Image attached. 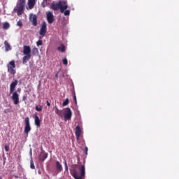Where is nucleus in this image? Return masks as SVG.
Wrapping results in <instances>:
<instances>
[{
    "label": "nucleus",
    "instance_id": "1",
    "mask_svg": "<svg viewBox=\"0 0 179 179\" xmlns=\"http://www.w3.org/2000/svg\"><path fill=\"white\" fill-rule=\"evenodd\" d=\"M85 165H82L81 167H79V166L76 164L73 165L71 174L75 179H83L85 175Z\"/></svg>",
    "mask_w": 179,
    "mask_h": 179
},
{
    "label": "nucleus",
    "instance_id": "2",
    "mask_svg": "<svg viewBox=\"0 0 179 179\" xmlns=\"http://www.w3.org/2000/svg\"><path fill=\"white\" fill-rule=\"evenodd\" d=\"M18 85V80L17 79H13V81L10 85V94H13L12 100L15 105H18L20 103V94L15 91V88Z\"/></svg>",
    "mask_w": 179,
    "mask_h": 179
},
{
    "label": "nucleus",
    "instance_id": "3",
    "mask_svg": "<svg viewBox=\"0 0 179 179\" xmlns=\"http://www.w3.org/2000/svg\"><path fill=\"white\" fill-rule=\"evenodd\" d=\"M50 9L54 11L60 10V13H64L65 10H68V2L64 0H60L57 3L52 2L50 4Z\"/></svg>",
    "mask_w": 179,
    "mask_h": 179
},
{
    "label": "nucleus",
    "instance_id": "4",
    "mask_svg": "<svg viewBox=\"0 0 179 179\" xmlns=\"http://www.w3.org/2000/svg\"><path fill=\"white\" fill-rule=\"evenodd\" d=\"M26 0H18L16 7L14 8V11L18 16H21L25 10Z\"/></svg>",
    "mask_w": 179,
    "mask_h": 179
},
{
    "label": "nucleus",
    "instance_id": "5",
    "mask_svg": "<svg viewBox=\"0 0 179 179\" xmlns=\"http://www.w3.org/2000/svg\"><path fill=\"white\" fill-rule=\"evenodd\" d=\"M8 73L11 75L15 76L17 73L16 71V64L15 60L10 61L7 64Z\"/></svg>",
    "mask_w": 179,
    "mask_h": 179
},
{
    "label": "nucleus",
    "instance_id": "6",
    "mask_svg": "<svg viewBox=\"0 0 179 179\" xmlns=\"http://www.w3.org/2000/svg\"><path fill=\"white\" fill-rule=\"evenodd\" d=\"M24 123H25L24 133L27 134V136H28L29 133L31 131V124H30V119L29 117H25Z\"/></svg>",
    "mask_w": 179,
    "mask_h": 179
},
{
    "label": "nucleus",
    "instance_id": "7",
    "mask_svg": "<svg viewBox=\"0 0 179 179\" xmlns=\"http://www.w3.org/2000/svg\"><path fill=\"white\" fill-rule=\"evenodd\" d=\"M47 30H48L47 24H46V22H44L42 24L41 27L39 31V34H40V36H40V39H42L43 38H44L46 36Z\"/></svg>",
    "mask_w": 179,
    "mask_h": 179
},
{
    "label": "nucleus",
    "instance_id": "8",
    "mask_svg": "<svg viewBox=\"0 0 179 179\" xmlns=\"http://www.w3.org/2000/svg\"><path fill=\"white\" fill-rule=\"evenodd\" d=\"M72 118V110H71V108H66L65 112H64V120L66 121L71 120Z\"/></svg>",
    "mask_w": 179,
    "mask_h": 179
},
{
    "label": "nucleus",
    "instance_id": "9",
    "mask_svg": "<svg viewBox=\"0 0 179 179\" xmlns=\"http://www.w3.org/2000/svg\"><path fill=\"white\" fill-rule=\"evenodd\" d=\"M46 18L49 24H52L55 22V16L52 11H48L46 13Z\"/></svg>",
    "mask_w": 179,
    "mask_h": 179
},
{
    "label": "nucleus",
    "instance_id": "10",
    "mask_svg": "<svg viewBox=\"0 0 179 179\" xmlns=\"http://www.w3.org/2000/svg\"><path fill=\"white\" fill-rule=\"evenodd\" d=\"M31 48L29 45L23 46V54L24 55H31Z\"/></svg>",
    "mask_w": 179,
    "mask_h": 179
},
{
    "label": "nucleus",
    "instance_id": "11",
    "mask_svg": "<svg viewBox=\"0 0 179 179\" xmlns=\"http://www.w3.org/2000/svg\"><path fill=\"white\" fill-rule=\"evenodd\" d=\"M48 157V154L45 151H41L39 155L38 159L40 161L44 162Z\"/></svg>",
    "mask_w": 179,
    "mask_h": 179
},
{
    "label": "nucleus",
    "instance_id": "12",
    "mask_svg": "<svg viewBox=\"0 0 179 179\" xmlns=\"http://www.w3.org/2000/svg\"><path fill=\"white\" fill-rule=\"evenodd\" d=\"M81 134H82V129H80V126H76L75 134H76L77 141H79Z\"/></svg>",
    "mask_w": 179,
    "mask_h": 179
},
{
    "label": "nucleus",
    "instance_id": "13",
    "mask_svg": "<svg viewBox=\"0 0 179 179\" xmlns=\"http://www.w3.org/2000/svg\"><path fill=\"white\" fill-rule=\"evenodd\" d=\"M37 0H28L27 5L29 10L34 8L36 5Z\"/></svg>",
    "mask_w": 179,
    "mask_h": 179
},
{
    "label": "nucleus",
    "instance_id": "14",
    "mask_svg": "<svg viewBox=\"0 0 179 179\" xmlns=\"http://www.w3.org/2000/svg\"><path fill=\"white\" fill-rule=\"evenodd\" d=\"M30 21L31 22L33 26L36 27L38 25L37 15H33L31 16Z\"/></svg>",
    "mask_w": 179,
    "mask_h": 179
},
{
    "label": "nucleus",
    "instance_id": "15",
    "mask_svg": "<svg viewBox=\"0 0 179 179\" xmlns=\"http://www.w3.org/2000/svg\"><path fill=\"white\" fill-rule=\"evenodd\" d=\"M34 123L37 127H38V128L41 127V120L39 116H37V115H35Z\"/></svg>",
    "mask_w": 179,
    "mask_h": 179
},
{
    "label": "nucleus",
    "instance_id": "16",
    "mask_svg": "<svg viewBox=\"0 0 179 179\" xmlns=\"http://www.w3.org/2000/svg\"><path fill=\"white\" fill-rule=\"evenodd\" d=\"M10 28V24L8 22L3 23L2 29L3 30H8Z\"/></svg>",
    "mask_w": 179,
    "mask_h": 179
},
{
    "label": "nucleus",
    "instance_id": "17",
    "mask_svg": "<svg viewBox=\"0 0 179 179\" xmlns=\"http://www.w3.org/2000/svg\"><path fill=\"white\" fill-rule=\"evenodd\" d=\"M31 57V55H26L22 58L23 64L27 63V61H29Z\"/></svg>",
    "mask_w": 179,
    "mask_h": 179
},
{
    "label": "nucleus",
    "instance_id": "18",
    "mask_svg": "<svg viewBox=\"0 0 179 179\" xmlns=\"http://www.w3.org/2000/svg\"><path fill=\"white\" fill-rule=\"evenodd\" d=\"M56 169L58 171V173H61L62 171V165L59 163V162H56Z\"/></svg>",
    "mask_w": 179,
    "mask_h": 179
},
{
    "label": "nucleus",
    "instance_id": "19",
    "mask_svg": "<svg viewBox=\"0 0 179 179\" xmlns=\"http://www.w3.org/2000/svg\"><path fill=\"white\" fill-rule=\"evenodd\" d=\"M4 45H5L6 51L11 50V46H10V43L7 41H4Z\"/></svg>",
    "mask_w": 179,
    "mask_h": 179
},
{
    "label": "nucleus",
    "instance_id": "20",
    "mask_svg": "<svg viewBox=\"0 0 179 179\" xmlns=\"http://www.w3.org/2000/svg\"><path fill=\"white\" fill-rule=\"evenodd\" d=\"M55 112L59 117L62 116V110H59L57 107L55 108Z\"/></svg>",
    "mask_w": 179,
    "mask_h": 179
},
{
    "label": "nucleus",
    "instance_id": "21",
    "mask_svg": "<svg viewBox=\"0 0 179 179\" xmlns=\"http://www.w3.org/2000/svg\"><path fill=\"white\" fill-rule=\"evenodd\" d=\"M43 106L41 105H38L35 106V110L38 112L43 111Z\"/></svg>",
    "mask_w": 179,
    "mask_h": 179
},
{
    "label": "nucleus",
    "instance_id": "22",
    "mask_svg": "<svg viewBox=\"0 0 179 179\" xmlns=\"http://www.w3.org/2000/svg\"><path fill=\"white\" fill-rule=\"evenodd\" d=\"M57 50L58 51L64 52L65 51V45H64V44H61V45L57 48Z\"/></svg>",
    "mask_w": 179,
    "mask_h": 179
},
{
    "label": "nucleus",
    "instance_id": "23",
    "mask_svg": "<svg viewBox=\"0 0 179 179\" xmlns=\"http://www.w3.org/2000/svg\"><path fill=\"white\" fill-rule=\"evenodd\" d=\"M68 104H69V99L66 98L62 103V106H66Z\"/></svg>",
    "mask_w": 179,
    "mask_h": 179
},
{
    "label": "nucleus",
    "instance_id": "24",
    "mask_svg": "<svg viewBox=\"0 0 179 179\" xmlns=\"http://www.w3.org/2000/svg\"><path fill=\"white\" fill-rule=\"evenodd\" d=\"M30 168L31 169H36V166L34 165V162L33 159H31V161H30Z\"/></svg>",
    "mask_w": 179,
    "mask_h": 179
},
{
    "label": "nucleus",
    "instance_id": "25",
    "mask_svg": "<svg viewBox=\"0 0 179 179\" xmlns=\"http://www.w3.org/2000/svg\"><path fill=\"white\" fill-rule=\"evenodd\" d=\"M64 16H69V15L71 14V10H64V11L63 12Z\"/></svg>",
    "mask_w": 179,
    "mask_h": 179
},
{
    "label": "nucleus",
    "instance_id": "26",
    "mask_svg": "<svg viewBox=\"0 0 179 179\" xmlns=\"http://www.w3.org/2000/svg\"><path fill=\"white\" fill-rule=\"evenodd\" d=\"M32 52L34 55H37L39 52V50L37 48H34L32 50Z\"/></svg>",
    "mask_w": 179,
    "mask_h": 179
},
{
    "label": "nucleus",
    "instance_id": "27",
    "mask_svg": "<svg viewBox=\"0 0 179 179\" xmlns=\"http://www.w3.org/2000/svg\"><path fill=\"white\" fill-rule=\"evenodd\" d=\"M43 42L42 40H38V41L36 42V45H37L38 47L43 45Z\"/></svg>",
    "mask_w": 179,
    "mask_h": 179
},
{
    "label": "nucleus",
    "instance_id": "28",
    "mask_svg": "<svg viewBox=\"0 0 179 179\" xmlns=\"http://www.w3.org/2000/svg\"><path fill=\"white\" fill-rule=\"evenodd\" d=\"M17 26L22 27L23 26V22L21 20L17 22Z\"/></svg>",
    "mask_w": 179,
    "mask_h": 179
},
{
    "label": "nucleus",
    "instance_id": "29",
    "mask_svg": "<svg viewBox=\"0 0 179 179\" xmlns=\"http://www.w3.org/2000/svg\"><path fill=\"white\" fill-rule=\"evenodd\" d=\"M4 150L6 152L10 151V145H4Z\"/></svg>",
    "mask_w": 179,
    "mask_h": 179
},
{
    "label": "nucleus",
    "instance_id": "30",
    "mask_svg": "<svg viewBox=\"0 0 179 179\" xmlns=\"http://www.w3.org/2000/svg\"><path fill=\"white\" fill-rule=\"evenodd\" d=\"M63 64L68 65V59L66 58L63 59Z\"/></svg>",
    "mask_w": 179,
    "mask_h": 179
},
{
    "label": "nucleus",
    "instance_id": "31",
    "mask_svg": "<svg viewBox=\"0 0 179 179\" xmlns=\"http://www.w3.org/2000/svg\"><path fill=\"white\" fill-rule=\"evenodd\" d=\"M89 151V148H87V147H85V150H84V153L87 155V152Z\"/></svg>",
    "mask_w": 179,
    "mask_h": 179
},
{
    "label": "nucleus",
    "instance_id": "32",
    "mask_svg": "<svg viewBox=\"0 0 179 179\" xmlns=\"http://www.w3.org/2000/svg\"><path fill=\"white\" fill-rule=\"evenodd\" d=\"M64 167H65V171H68V164H66V162H64Z\"/></svg>",
    "mask_w": 179,
    "mask_h": 179
},
{
    "label": "nucleus",
    "instance_id": "33",
    "mask_svg": "<svg viewBox=\"0 0 179 179\" xmlns=\"http://www.w3.org/2000/svg\"><path fill=\"white\" fill-rule=\"evenodd\" d=\"M41 6H42L43 8H46V3H45V1H43L41 3Z\"/></svg>",
    "mask_w": 179,
    "mask_h": 179
},
{
    "label": "nucleus",
    "instance_id": "34",
    "mask_svg": "<svg viewBox=\"0 0 179 179\" xmlns=\"http://www.w3.org/2000/svg\"><path fill=\"white\" fill-rule=\"evenodd\" d=\"M27 100V96L24 95L23 97H22V101H25Z\"/></svg>",
    "mask_w": 179,
    "mask_h": 179
},
{
    "label": "nucleus",
    "instance_id": "35",
    "mask_svg": "<svg viewBox=\"0 0 179 179\" xmlns=\"http://www.w3.org/2000/svg\"><path fill=\"white\" fill-rule=\"evenodd\" d=\"M73 99H74L75 103H77V101H76V94H75V93H74V96H73Z\"/></svg>",
    "mask_w": 179,
    "mask_h": 179
},
{
    "label": "nucleus",
    "instance_id": "36",
    "mask_svg": "<svg viewBox=\"0 0 179 179\" xmlns=\"http://www.w3.org/2000/svg\"><path fill=\"white\" fill-rule=\"evenodd\" d=\"M46 103H47L48 106H51V103L48 100L46 101Z\"/></svg>",
    "mask_w": 179,
    "mask_h": 179
},
{
    "label": "nucleus",
    "instance_id": "37",
    "mask_svg": "<svg viewBox=\"0 0 179 179\" xmlns=\"http://www.w3.org/2000/svg\"><path fill=\"white\" fill-rule=\"evenodd\" d=\"M8 112H9V110H8V109H5V110H3V113H6V114L8 113Z\"/></svg>",
    "mask_w": 179,
    "mask_h": 179
},
{
    "label": "nucleus",
    "instance_id": "38",
    "mask_svg": "<svg viewBox=\"0 0 179 179\" xmlns=\"http://www.w3.org/2000/svg\"><path fill=\"white\" fill-rule=\"evenodd\" d=\"M55 78H59V72H57V73L55 74Z\"/></svg>",
    "mask_w": 179,
    "mask_h": 179
},
{
    "label": "nucleus",
    "instance_id": "39",
    "mask_svg": "<svg viewBox=\"0 0 179 179\" xmlns=\"http://www.w3.org/2000/svg\"><path fill=\"white\" fill-rule=\"evenodd\" d=\"M30 155L32 156V150H30Z\"/></svg>",
    "mask_w": 179,
    "mask_h": 179
},
{
    "label": "nucleus",
    "instance_id": "40",
    "mask_svg": "<svg viewBox=\"0 0 179 179\" xmlns=\"http://www.w3.org/2000/svg\"><path fill=\"white\" fill-rule=\"evenodd\" d=\"M44 1H49V0H43Z\"/></svg>",
    "mask_w": 179,
    "mask_h": 179
},
{
    "label": "nucleus",
    "instance_id": "41",
    "mask_svg": "<svg viewBox=\"0 0 179 179\" xmlns=\"http://www.w3.org/2000/svg\"><path fill=\"white\" fill-rule=\"evenodd\" d=\"M0 179H3V178L0 176Z\"/></svg>",
    "mask_w": 179,
    "mask_h": 179
}]
</instances>
